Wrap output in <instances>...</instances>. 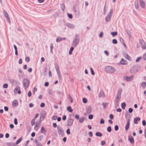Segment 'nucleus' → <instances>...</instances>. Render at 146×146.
<instances>
[{"label": "nucleus", "instance_id": "18", "mask_svg": "<svg viewBox=\"0 0 146 146\" xmlns=\"http://www.w3.org/2000/svg\"><path fill=\"white\" fill-rule=\"evenodd\" d=\"M40 131L42 133L45 134L46 130L43 127H42L41 128Z\"/></svg>", "mask_w": 146, "mask_h": 146}, {"label": "nucleus", "instance_id": "42", "mask_svg": "<svg viewBox=\"0 0 146 146\" xmlns=\"http://www.w3.org/2000/svg\"><path fill=\"white\" fill-rule=\"evenodd\" d=\"M67 15L68 17L69 18L71 19L72 18V16L71 14H69V13H67Z\"/></svg>", "mask_w": 146, "mask_h": 146}, {"label": "nucleus", "instance_id": "55", "mask_svg": "<svg viewBox=\"0 0 146 146\" xmlns=\"http://www.w3.org/2000/svg\"><path fill=\"white\" fill-rule=\"evenodd\" d=\"M102 105L103 106V107L104 109L106 108V106H107V103H102Z\"/></svg>", "mask_w": 146, "mask_h": 146}, {"label": "nucleus", "instance_id": "29", "mask_svg": "<svg viewBox=\"0 0 146 146\" xmlns=\"http://www.w3.org/2000/svg\"><path fill=\"white\" fill-rule=\"evenodd\" d=\"M141 86L143 89H145L146 86V82H143L141 84Z\"/></svg>", "mask_w": 146, "mask_h": 146}, {"label": "nucleus", "instance_id": "37", "mask_svg": "<svg viewBox=\"0 0 146 146\" xmlns=\"http://www.w3.org/2000/svg\"><path fill=\"white\" fill-rule=\"evenodd\" d=\"M53 44L52 43H51L50 44V52L51 53L52 52V49L53 48Z\"/></svg>", "mask_w": 146, "mask_h": 146}, {"label": "nucleus", "instance_id": "3", "mask_svg": "<svg viewBox=\"0 0 146 146\" xmlns=\"http://www.w3.org/2000/svg\"><path fill=\"white\" fill-rule=\"evenodd\" d=\"M29 80L27 79H24L23 80V84L25 89H27L29 87Z\"/></svg>", "mask_w": 146, "mask_h": 146}, {"label": "nucleus", "instance_id": "20", "mask_svg": "<svg viewBox=\"0 0 146 146\" xmlns=\"http://www.w3.org/2000/svg\"><path fill=\"white\" fill-rule=\"evenodd\" d=\"M18 101L16 100H14L13 103V106H17L18 105Z\"/></svg>", "mask_w": 146, "mask_h": 146}, {"label": "nucleus", "instance_id": "33", "mask_svg": "<svg viewBox=\"0 0 146 146\" xmlns=\"http://www.w3.org/2000/svg\"><path fill=\"white\" fill-rule=\"evenodd\" d=\"M74 50V48L73 47H70L69 52V54L70 55L72 54V52Z\"/></svg>", "mask_w": 146, "mask_h": 146}, {"label": "nucleus", "instance_id": "26", "mask_svg": "<svg viewBox=\"0 0 146 146\" xmlns=\"http://www.w3.org/2000/svg\"><path fill=\"white\" fill-rule=\"evenodd\" d=\"M140 120V118L139 117H137L135 118L134 120V123L135 124H137V121H139Z\"/></svg>", "mask_w": 146, "mask_h": 146}, {"label": "nucleus", "instance_id": "46", "mask_svg": "<svg viewBox=\"0 0 146 146\" xmlns=\"http://www.w3.org/2000/svg\"><path fill=\"white\" fill-rule=\"evenodd\" d=\"M82 102L83 103H86L87 102V100L86 98H84L82 99Z\"/></svg>", "mask_w": 146, "mask_h": 146}, {"label": "nucleus", "instance_id": "38", "mask_svg": "<svg viewBox=\"0 0 146 146\" xmlns=\"http://www.w3.org/2000/svg\"><path fill=\"white\" fill-rule=\"evenodd\" d=\"M111 35L113 36H115L117 35V32H112L111 33Z\"/></svg>", "mask_w": 146, "mask_h": 146}, {"label": "nucleus", "instance_id": "25", "mask_svg": "<svg viewBox=\"0 0 146 146\" xmlns=\"http://www.w3.org/2000/svg\"><path fill=\"white\" fill-rule=\"evenodd\" d=\"M5 17H6V18L7 19V21H8V22H9V24H10V18L9 17V16L8 13L7 14H6V15H5Z\"/></svg>", "mask_w": 146, "mask_h": 146}, {"label": "nucleus", "instance_id": "14", "mask_svg": "<svg viewBox=\"0 0 146 146\" xmlns=\"http://www.w3.org/2000/svg\"><path fill=\"white\" fill-rule=\"evenodd\" d=\"M130 120L129 119H128L127 120V123L125 126V129L127 130L129 128Z\"/></svg>", "mask_w": 146, "mask_h": 146}, {"label": "nucleus", "instance_id": "34", "mask_svg": "<svg viewBox=\"0 0 146 146\" xmlns=\"http://www.w3.org/2000/svg\"><path fill=\"white\" fill-rule=\"evenodd\" d=\"M84 117H82L79 119V122L80 123H82L84 121Z\"/></svg>", "mask_w": 146, "mask_h": 146}, {"label": "nucleus", "instance_id": "10", "mask_svg": "<svg viewBox=\"0 0 146 146\" xmlns=\"http://www.w3.org/2000/svg\"><path fill=\"white\" fill-rule=\"evenodd\" d=\"M74 121V120L73 119L70 118L68 119L67 121V125L69 127H71L73 123V122Z\"/></svg>", "mask_w": 146, "mask_h": 146}, {"label": "nucleus", "instance_id": "28", "mask_svg": "<svg viewBox=\"0 0 146 146\" xmlns=\"http://www.w3.org/2000/svg\"><path fill=\"white\" fill-rule=\"evenodd\" d=\"M8 146H18L13 143H9L8 144Z\"/></svg>", "mask_w": 146, "mask_h": 146}, {"label": "nucleus", "instance_id": "53", "mask_svg": "<svg viewBox=\"0 0 146 146\" xmlns=\"http://www.w3.org/2000/svg\"><path fill=\"white\" fill-rule=\"evenodd\" d=\"M30 58L29 57H27L25 58V61L27 62H28L30 60Z\"/></svg>", "mask_w": 146, "mask_h": 146}, {"label": "nucleus", "instance_id": "50", "mask_svg": "<svg viewBox=\"0 0 146 146\" xmlns=\"http://www.w3.org/2000/svg\"><path fill=\"white\" fill-rule=\"evenodd\" d=\"M93 115L92 114H90L88 116V117L89 119H92V118H93Z\"/></svg>", "mask_w": 146, "mask_h": 146}, {"label": "nucleus", "instance_id": "59", "mask_svg": "<svg viewBox=\"0 0 146 146\" xmlns=\"http://www.w3.org/2000/svg\"><path fill=\"white\" fill-rule=\"evenodd\" d=\"M37 90V89L36 87L34 88L33 91V93L34 94H35V92H36Z\"/></svg>", "mask_w": 146, "mask_h": 146}, {"label": "nucleus", "instance_id": "35", "mask_svg": "<svg viewBox=\"0 0 146 146\" xmlns=\"http://www.w3.org/2000/svg\"><path fill=\"white\" fill-rule=\"evenodd\" d=\"M67 110L69 112H71L72 111V110L70 106H69L67 107Z\"/></svg>", "mask_w": 146, "mask_h": 146}, {"label": "nucleus", "instance_id": "6", "mask_svg": "<svg viewBox=\"0 0 146 146\" xmlns=\"http://www.w3.org/2000/svg\"><path fill=\"white\" fill-rule=\"evenodd\" d=\"M139 67L137 66H134L132 67L130 70V72L132 74L137 72L139 70Z\"/></svg>", "mask_w": 146, "mask_h": 146}, {"label": "nucleus", "instance_id": "1", "mask_svg": "<svg viewBox=\"0 0 146 146\" xmlns=\"http://www.w3.org/2000/svg\"><path fill=\"white\" fill-rule=\"evenodd\" d=\"M80 41V35L76 34L72 43V45L74 47H76Z\"/></svg>", "mask_w": 146, "mask_h": 146}, {"label": "nucleus", "instance_id": "23", "mask_svg": "<svg viewBox=\"0 0 146 146\" xmlns=\"http://www.w3.org/2000/svg\"><path fill=\"white\" fill-rule=\"evenodd\" d=\"M43 137L42 135L39 136L38 138L36 140L38 142L42 141L43 139Z\"/></svg>", "mask_w": 146, "mask_h": 146}, {"label": "nucleus", "instance_id": "2", "mask_svg": "<svg viewBox=\"0 0 146 146\" xmlns=\"http://www.w3.org/2000/svg\"><path fill=\"white\" fill-rule=\"evenodd\" d=\"M106 72L109 73H112L115 71V69L113 67L110 66H107L105 68Z\"/></svg>", "mask_w": 146, "mask_h": 146}, {"label": "nucleus", "instance_id": "40", "mask_svg": "<svg viewBox=\"0 0 146 146\" xmlns=\"http://www.w3.org/2000/svg\"><path fill=\"white\" fill-rule=\"evenodd\" d=\"M55 68L57 73H60V70L58 67H57L56 66H55Z\"/></svg>", "mask_w": 146, "mask_h": 146}, {"label": "nucleus", "instance_id": "56", "mask_svg": "<svg viewBox=\"0 0 146 146\" xmlns=\"http://www.w3.org/2000/svg\"><path fill=\"white\" fill-rule=\"evenodd\" d=\"M143 58L144 60H146V52L143 54Z\"/></svg>", "mask_w": 146, "mask_h": 146}, {"label": "nucleus", "instance_id": "27", "mask_svg": "<svg viewBox=\"0 0 146 146\" xmlns=\"http://www.w3.org/2000/svg\"><path fill=\"white\" fill-rule=\"evenodd\" d=\"M125 106L126 104L125 102H122L121 104V107L123 110L125 109Z\"/></svg>", "mask_w": 146, "mask_h": 146}, {"label": "nucleus", "instance_id": "36", "mask_svg": "<svg viewBox=\"0 0 146 146\" xmlns=\"http://www.w3.org/2000/svg\"><path fill=\"white\" fill-rule=\"evenodd\" d=\"M127 35L129 36V38H131V32L127 30Z\"/></svg>", "mask_w": 146, "mask_h": 146}, {"label": "nucleus", "instance_id": "15", "mask_svg": "<svg viewBox=\"0 0 146 146\" xmlns=\"http://www.w3.org/2000/svg\"><path fill=\"white\" fill-rule=\"evenodd\" d=\"M40 122L39 121H36V124L35 126V129L36 131H38L39 127V126L40 124Z\"/></svg>", "mask_w": 146, "mask_h": 146}, {"label": "nucleus", "instance_id": "64", "mask_svg": "<svg viewBox=\"0 0 146 146\" xmlns=\"http://www.w3.org/2000/svg\"><path fill=\"white\" fill-rule=\"evenodd\" d=\"M31 92L30 91H29L28 94V96L29 97H30L31 96Z\"/></svg>", "mask_w": 146, "mask_h": 146}, {"label": "nucleus", "instance_id": "63", "mask_svg": "<svg viewBox=\"0 0 146 146\" xmlns=\"http://www.w3.org/2000/svg\"><path fill=\"white\" fill-rule=\"evenodd\" d=\"M48 93L49 94L51 95L52 93V90H48Z\"/></svg>", "mask_w": 146, "mask_h": 146}, {"label": "nucleus", "instance_id": "39", "mask_svg": "<svg viewBox=\"0 0 146 146\" xmlns=\"http://www.w3.org/2000/svg\"><path fill=\"white\" fill-rule=\"evenodd\" d=\"M90 72H91V74H92V75H94L95 73H94V72L92 68L91 67L90 68Z\"/></svg>", "mask_w": 146, "mask_h": 146}, {"label": "nucleus", "instance_id": "19", "mask_svg": "<svg viewBox=\"0 0 146 146\" xmlns=\"http://www.w3.org/2000/svg\"><path fill=\"white\" fill-rule=\"evenodd\" d=\"M128 140L131 143H133L134 142V141L133 137L131 136H129L128 137Z\"/></svg>", "mask_w": 146, "mask_h": 146}, {"label": "nucleus", "instance_id": "44", "mask_svg": "<svg viewBox=\"0 0 146 146\" xmlns=\"http://www.w3.org/2000/svg\"><path fill=\"white\" fill-rule=\"evenodd\" d=\"M8 85L7 84H4L3 85V87L4 88H8Z\"/></svg>", "mask_w": 146, "mask_h": 146}, {"label": "nucleus", "instance_id": "17", "mask_svg": "<svg viewBox=\"0 0 146 146\" xmlns=\"http://www.w3.org/2000/svg\"><path fill=\"white\" fill-rule=\"evenodd\" d=\"M99 96L100 97H102L104 98L105 97L104 93L103 90H101L100 91L99 94Z\"/></svg>", "mask_w": 146, "mask_h": 146}, {"label": "nucleus", "instance_id": "7", "mask_svg": "<svg viewBox=\"0 0 146 146\" xmlns=\"http://www.w3.org/2000/svg\"><path fill=\"white\" fill-rule=\"evenodd\" d=\"M134 76L133 75H132L129 76H124L123 77L124 79L127 82H130L134 78Z\"/></svg>", "mask_w": 146, "mask_h": 146}, {"label": "nucleus", "instance_id": "58", "mask_svg": "<svg viewBox=\"0 0 146 146\" xmlns=\"http://www.w3.org/2000/svg\"><path fill=\"white\" fill-rule=\"evenodd\" d=\"M57 75H58V78L60 79H61V74L60 72L59 73H57Z\"/></svg>", "mask_w": 146, "mask_h": 146}, {"label": "nucleus", "instance_id": "47", "mask_svg": "<svg viewBox=\"0 0 146 146\" xmlns=\"http://www.w3.org/2000/svg\"><path fill=\"white\" fill-rule=\"evenodd\" d=\"M107 130L108 132H110L111 131V129L110 126H109L108 127Z\"/></svg>", "mask_w": 146, "mask_h": 146}, {"label": "nucleus", "instance_id": "22", "mask_svg": "<svg viewBox=\"0 0 146 146\" xmlns=\"http://www.w3.org/2000/svg\"><path fill=\"white\" fill-rule=\"evenodd\" d=\"M120 62L122 65H125L126 64V60L122 58L121 59Z\"/></svg>", "mask_w": 146, "mask_h": 146}, {"label": "nucleus", "instance_id": "60", "mask_svg": "<svg viewBox=\"0 0 146 146\" xmlns=\"http://www.w3.org/2000/svg\"><path fill=\"white\" fill-rule=\"evenodd\" d=\"M114 128L115 131H117L119 129L118 126L117 125H116L115 126Z\"/></svg>", "mask_w": 146, "mask_h": 146}, {"label": "nucleus", "instance_id": "12", "mask_svg": "<svg viewBox=\"0 0 146 146\" xmlns=\"http://www.w3.org/2000/svg\"><path fill=\"white\" fill-rule=\"evenodd\" d=\"M139 4L142 8L143 9L145 8V3L143 0H140Z\"/></svg>", "mask_w": 146, "mask_h": 146}, {"label": "nucleus", "instance_id": "30", "mask_svg": "<svg viewBox=\"0 0 146 146\" xmlns=\"http://www.w3.org/2000/svg\"><path fill=\"white\" fill-rule=\"evenodd\" d=\"M95 135L96 136L99 137H101L102 136V133L99 132L96 133Z\"/></svg>", "mask_w": 146, "mask_h": 146}, {"label": "nucleus", "instance_id": "31", "mask_svg": "<svg viewBox=\"0 0 146 146\" xmlns=\"http://www.w3.org/2000/svg\"><path fill=\"white\" fill-rule=\"evenodd\" d=\"M62 40V38L60 37H58L57 38L56 41L57 42H59Z\"/></svg>", "mask_w": 146, "mask_h": 146}, {"label": "nucleus", "instance_id": "9", "mask_svg": "<svg viewBox=\"0 0 146 146\" xmlns=\"http://www.w3.org/2000/svg\"><path fill=\"white\" fill-rule=\"evenodd\" d=\"M140 42L141 45V47L143 49H146V44L144 41L142 39L139 40Z\"/></svg>", "mask_w": 146, "mask_h": 146}, {"label": "nucleus", "instance_id": "52", "mask_svg": "<svg viewBox=\"0 0 146 146\" xmlns=\"http://www.w3.org/2000/svg\"><path fill=\"white\" fill-rule=\"evenodd\" d=\"M14 123L15 125H17L18 123L17 119L16 118H15L14 119Z\"/></svg>", "mask_w": 146, "mask_h": 146}, {"label": "nucleus", "instance_id": "21", "mask_svg": "<svg viewBox=\"0 0 146 146\" xmlns=\"http://www.w3.org/2000/svg\"><path fill=\"white\" fill-rule=\"evenodd\" d=\"M92 108L91 106L88 107L86 110V113L88 114H90L91 112Z\"/></svg>", "mask_w": 146, "mask_h": 146}, {"label": "nucleus", "instance_id": "16", "mask_svg": "<svg viewBox=\"0 0 146 146\" xmlns=\"http://www.w3.org/2000/svg\"><path fill=\"white\" fill-rule=\"evenodd\" d=\"M123 56L124 57H125L126 59L129 60H131V58L130 56L128 55L127 54L124 53L123 54Z\"/></svg>", "mask_w": 146, "mask_h": 146}, {"label": "nucleus", "instance_id": "4", "mask_svg": "<svg viewBox=\"0 0 146 146\" xmlns=\"http://www.w3.org/2000/svg\"><path fill=\"white\" fill-rule=\"evenodd\" d=\"M122 91V89L120 88H119L118 90L117 93L116 95V97L115 98V100H120L121 98V93Z\"/></svg>", "mask_w": 146, "mask_h": 146}, {"label": "nucleus", "instance_id": "61", "mask_svg": "<svg viewBox=\"0 0 146 146\" xmlns=\"http://www.w3.org/2000/svg\"><path fill=\"white\" fill-rule=\"evenodd\" d=\"M104 123V120L103 119H101L100 120V123L101 124Z\"/></svg>", "mask_w": 146, "mask_h": 146}, {"label": "nucleus", "instance_id": "45", "mask_svg": "<svg viewBox=\"0 0 146 146\" xmlns=\"http://www.w3.org/2000/svg\"><path fill=\"white\" fill-rule=\"evenodd\" d=\"M60 6H61V9H62V10H64V8H65V6H64V4H62L61 5H60Z\"/></svg>", "mask_w": 146, "mask_h": 146}, {"label": "nucleus", "instance_id": "43", "mask_svg": "<svg viewBox=\"0 0 146 146\" xmlns=\"http://www.w3.org/2000/svg\"><path fill=\"white\" fill-rule=\"evenodd\" d=\"M119 102V101L118 100H115V106L116 107H117L118 105V104Z\"/></svg>", "mask_w": 146, "mask_h": 146}, {"label": "nucleus", "instance_id": "57", "mask_svg": "<svg viewBox=\"0 0 146 146\" xmlns=\"http://www.w3.org/2000/svg\"><path fill=\"white\" fill-rule=\"evenodd\" d=\"M129 112L130 113H131L133 112V109L131 108H129L128 109Z\"/></svg>", "mask_w": 146, "mask_h": 146}, {"label": "nucleus", "instance_id": "32", "mask_svg": "<svg viewBox=\"0 0 146 146\" xmlns=\"http://www.w3.org/2000/svg\"><path fill=\"white\" fill-rule=\"evenodd\" d=\"M22 140V137H21L16 142V143H15V144L17 145L19 144Z\"/></svg>", "mask_w": 146, "mask_h": 146}, {"label": "nucleus", "instance_id": "48", "mask_svg": "<svg viewBox=\"0 0 146 146\" xmlns=\"http://www.w3.org/2000/svg\"><path fill=\"white\" fill-rule=\"evenodd\" d=\"M104 53L107 56H108L109 54V52L106 50H105L104 51Z\"/></svg>", "mask_w": 146, "mask_h": 146}, {"label": "nucleus", "instance_id": "54", "mask_svg": "<svg viewBox=\"0 0 146 146\" xmlns=\"http://www.w3.org/2000/svg\"><path fill=\"white\" fill-rule=\"evenodd\" d=\"M66 133L67 134L69 135L70 134V129L68 128V129L66 130Z\"/></svg>", "mask_w": 146, "mask_h": 146}, {"label": "nucleus", "instance_id": "24", "mask_svg": "<svg viewBox=\"0 0 146 146\" xmlns=\"http://www.w3.org/2000/svg\"><path fill=\"white\" fill-rule=\"evenodd\" d=\"M35 142L36 144V146H42V144L38 142L36 139L35 140Z\"/></svg>", "mask_w": 146, "mask_h": 146}, {"label": "nucleus", "instance_id": "41", "mask_svg": "<svg viewBox=\"0 0 146 146\" xmlns=\"http://www.w3.org/2000/svg\"><path fill=\"white\" fill-rule=\"evenodd\" d=\"M142 58V57H139L137 58L136 60V62H138Z\"/></svg>", "mask_w": 146, "mask_h": 146}, {"label": "nucleus", "instance_id": "51", "mask_svg": "<svg viewBox=\"0 0 146 146\" xmlns=\"http://www.w3.org/2000/svg\"><path fill=\"white\" fill-rule=\"evenodd\" d=\"M57 116H53L52 117V119L55 120L56 119Z\"/></svg>", "mask_w": 146, "mask_h": 146}, {"label": "nucleus", "instance_id": "8", "mask_svg": "<svg viewBox=\"0 0 146 146\" xmlns=\"http://www.w3.org/2000/svg\"><path fill=\"white\" fill-rule=\"evenodd\" d=\"M57 130L59 135H63L64 133L63 130L61 126H58L57 127Z\"/></svg>", "mask_w": 146, "mask_h": 146}, {"label": "nucleus", "instance_id": "49", "mask_svg": "<svg viewBox=\"0 0 146 146\" xmlns=\"http://www.w3.org/2000/svg\"><path fill=\"white\" fill-rule=\"evenodd\" d=\"M112 42L113 44H116L117 43V41L116 39H113L112 40Z\"/></svg>", "mask_w": 146, "mask_h": 146}, {"label": "nucleus", "instance_id": "13", "mask_svg": "<svg viewBox=\"0 0 146 146\" xmlns=\"http://www.w3.org/2000/svg\"><path fill=\"white\" fill-rule=\"evenodd\" d=\"M20 88L19 86H16L14 90V92L15 93H18L19 94L21 93V91L20 90Z\"/></svg>", "mask_w": 146, "mask_h": 146}, {"label": "nucleus", "instance_id": "62", "mask_svg": "<svg viewBox=\"0 0 146 146\" xmlns=\"http://www.w3.org/2000/svg\"><path fill=\"white\" fill-rule=\"evenodd\" d=\"M106 143V142L104 141H101V144L102 145H104Z\"/></svg>", "mask_w": 146, "mask_h": 146}, {"label": "nucleus", "instance_id": "5", "mask_svg": "<svg viewBox=\"0 0 146 146\" xmlns=\"http://www.w3.org/2000/svg\"><path fill=\"white\" fill-rule=\"evenodd\" d=\"M113 10L112 9L110 10V13L108 14L105 18V21L107 22H109L111 18L113 13Z\"/></svg>", "mask_w": 146, "mask_h": 146}, {"label": "nucleus", "instance_id": "11", "mask_svg": "<svg viewBox=\"0 0 146 146\" xmlns=\"http://www.w3.org/2000/svg\"><path fill=\"white\" fill-rule=\"evenodd\" d=\"M66 26L70 29H74L75 27V25L71 23H68L66 24Z\"/></svg>", "mask_w": 146, "mask_h": 146}]
</instances>
